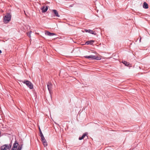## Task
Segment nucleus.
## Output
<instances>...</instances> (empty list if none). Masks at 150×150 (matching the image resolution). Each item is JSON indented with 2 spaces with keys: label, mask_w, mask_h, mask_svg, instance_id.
Listing matches in <instances>:
<instances>
[{
  "label": "nucleus",
  "mask_w": 150,
  "mask_h": 150,
  "mask_svg": "<svg viewBox=\"0 0 150 150\" xmlns=\"http://www.w3.org/2000/svg\"><path fill=\"white\" fill-rule=\"evenodd\" d=\"M86 58L90 59L91 60L96 59L100 60L101 59L100 56L98 55H90L89 56H86L84 57Z\"/></svg>",
  "instance_id": "nucleus-1"
},
{
  "label": "nucleus",
  "mask_w": 150,
  "mask_h": 150,
  "mask_svg": "<svg viewBox=\"0 0 150 150\" xmlns=\"http://www.w3.org/2000/svg\"><path fill=\"white\" fill-rule=\"evenodd\" d=\"M23 83L25 84L30 89H32L33 88V85L32 83L28 81H24Z\"/></svg>",
  "instance_id": "nucleus-2"
},
{
  "label": "nucleus",
  "mask_w": 150,
  "mask_h": 150,
  "mask_svg": "<svg viewBox=\"0 0 150 150\" xmlns=\"http://www.w3.org/2000/svg\"><path fill=\"white\" fill-rule=\"evenodd\" d=\"M4 22L5 23H8L9 21V13H8L4 17Z\"/></svg>",
  "instance_id": "nucleus-3"
},
{
  "label": "nucleus",
  "mask_w": 150,
  "mask_h": 150,
  "mask_svg": "<svg viewBox=\"0 0 150 150\" xmlns=\"http://www.w3.org/2000/svg\"><path fill=\"white\" fill-rule=\"evenodd\" d=\"M9 146L6 144H5L1 147L0 149L1 150H8L9 149Z\"/></svg>",
  "instance_id": "nucleus-4"
},
{
  "label": "nucleus",
  "mask_w": 150,
  "mask_h": 150,
  "mask_svg": "<svg viewBox=\"0 0 150 150\" xmlns=\"http://www.w3.org/2000/svg\"><path fill=\"white\" fill-rule=\"evenodd\" d=\"M18 145V143L16 142V141L13 144V147L11 149V150H16L17 148V147Z\"/></svg>",
  "instance_id": "nucleus-5"
},
{
  "label": "nucleus",
  "mask_w": 150,
  "mask_h": 150,
  "mask_svg": "<svg viewBox=\"0 0 150 150\" xmlns=\"http://www.w3.org/2000/svg\"><path fill=\"white\" fill-rule=\"evenodd\" d=\"M48 6H46V7L45 6H43L41 8V9L42 10V12L44 13L46 12L48 10Z\"/></svg>",
  "instance_id": "nucleus-6"
},
{
  "label": "nucleus",
  "mask_w": 150,
  "mask_h": 150,
  "mask_svg": "<svg viewBox=\"0 0 150 150\" xmlns=\"http://www.w3.org/2000/svg\"><path fill=\"white\" fill-rule=\"evenodd\" d=\"M45 34L46 35L49 36H52L56 35L54 33H50L48 31H46L45 33Z\"/></svg>",
  "instance_id": "nucleus-7"
},
{
  "label": "nucleus",
  "mask_w": 150,
  "mask_h": 150,
  "mask_svg": "<svg viewBox=\"0 0 150 150\" xmlns=\"http://www.w3.org/2000/svg\"><path fill=\"white\" fill-rule=\"evenodd\" d=\"M52 85V83L50 82H49L47 84L48 89L50 93V91L51 90Z\"/></svg>",
  "instance_id": "nucleus-8"
},
{
  "label": "nucleus",
  "mask_w": 150,
  "mask_h": 150,
  "mask_svg": "<svg viewBox=\"0 0 150 150\" xmlns=\"http://www.w3.org/2000/svg\"><path fill=\"white\" fill-rule=\"evenodd\" d=\"M52 11L56 16L58 17H59V16L58 14V12H57V11L56 10H53Z\"/></svg>",
  "instance_id": "nucleus-9"
},
{
  "label": "nucleus",
  "mask_w": 150,
  "mask_h": 150,
  "mask_svg": "<svg viewBox=\"0 0 150 150\" xmlns=\"http://www.w3.org/2000/svg\"><path fill=\"white\" fill-rule=\"evenodd\" d=\"M143 7L145 8H148V5L146 2H144V3L143 5Z\"/></svg>",
  "instance_id": "nucleus-10"
},
{
  "label": "nucleus",
  "mask_w": 150,
  "mask_h": 150,
  "mask_svg": "<svg viewBox=\"0 0 150 150\" xmlns=\"http://www.w3.org/2000/svg\"><path fill=\"white\" fill-rule=\"evenodd\" d=\"M87 135V134L86 133H85V134H83L81 137H79V140H81L83 139Z\"/></svg>",
  "instance_id": "nucleus-11"
},
{
  "label": "nucleus",
  "mask_w": 150,
  "mask_h": 150,
  "mask_svg": "<svg viewBox=\"0 0 150 150\" xmlns=\"http://www.w3.org/2000/svg\"><path fill=\"white\" fill-rule=\"evenodd\" d=\"M122 62L126 66H128L129 65V63L125 61H122Z\"/></svg>",
  "instance_id": "nucleus-12"
},
{
  "label": "nucleus",
  "mask_w": 150,
  "mask_h": 150,
  "mask_svg": "<svg viewBox=\"0 0 150 150\" xmlns=\"http://www.w3.org/2000/svg\"><path fill=\"white\" fill-rule=\"evenodd\" d=\"M42 141V142L44 146H46L47 145V142L46 139Z\"/></svg>",
  "instance_id": "nucleus-13"
},
{
  "label": "nucleus",
  "mask_w": 150,
  "mask_h": 150,
  "mask_svg": "<svg viewBox=\"0 0 150 150\" xmlns=\"http://www.w3.org/2000/svg\"><path fill=\"white\" fill-rule=\"evenodd\" d=\"M94 41L93 40H90L89 41H88L87 42H86V44L87 45H89V44H92L93 42Z\"/></svg>",
  "instance_id": "nucleus-14"
},
{
  "label": "nucleus",
  "mask_w": 150,
  "mask_h": 150,
  "mask_svg": "<svg viewBox=\"0 0 150 150\" xmlns=\"http://www.w3.org/2000/svg\"><path fill=\"white\" fill-rule=\"evenodd\" d=\"M40 137L41 138V141H42L44 140L45 139V137H44L42 133H41V135H40Z\"/></svg>",
  "instance_id": "nucleus-15"
},
{
  "label": "nucleus",
  "mask_w": 150,
  "mask_h": 150,
  "mask_svg": "<svg viewBox=\"0 0 150 150\" xmlns=\"http://www.w3.org/2000/svg\"><path fill=\"white\" fill-rule=\"evenodd\" d=\"M32 32V31H30L29 32L27 33V35L29 37H31V33Z\"/></svg>",
  "instance_id": "nucleus-16"
},
{
  "label": "nucleus",
  "mask_w": 150,
  "mask_h": 150,
  "mask_svg": "<svg viewBox=\"0 0 150 150\" xmlns=\"http://www.w3.org/2000/svg\"><path fill=\"white\" fill-rule=\"evenodd\" d=\"M89 33H90L91 34H94V35H96V33H94V32H93V31L92 30H90V32H89Z\"/></svg>",
  "instance_id": "nucleus-17"
},
{
  "label": "nucleus",
  "mask_w": 150,
  "mask_h": 150,
  "mask_svg": "<svg viewBox=\"0 0 150 150\" xmlns=\"http://www.w3.org/2000/svg\"><path fill=\"white\" fill-rule=\"evenodd\" d=\"M22 145L21 146H19L18 147L17 150H21L22 149Z\"/></svg>",
  "instance_id": "nucleus-18"
},
{
  "label": "nucleus",
  "mask_w": 150,
  "mask_h": 150,
  "mask_svg": "<svg viewBox=\"0 0 150 150\" xmlns=\"http://www.w3.org/2000/svg\"><path fill=\"white\" fill-rule=\"evenodd\" d=\"M85 32H88L89 33V32L90 31V30H87V29H85L84 30Z\"/></svg>",
  "instance_id": "nucleus-19"
},
{
  "label": "nucleus",
  "mask_w": 150,
  "mask_h": 150,
  "mask_svg": "<svg viewBox=\"0 0 150 150\" xmlns=\"http://www.w3.org/2000/svg\"><path fill=\"white\" fill-rule=\"evenodd\" d=\"M39 131L40 132V135H41V133H42L41 129H40V128H39Z\"/></svg>",
  "instance_id": "nucleus-20"
},
{
  "label": "nucleus",
  "mask_w": 150,
  "mask_h": 150,
  "mask_svg": "<svg viewBox=\"0 0 150 150\" xmlns=\"http://www.w3.org/2000/svg\"><path fill=\"white\" fill-rule=\"evenodd\" d=\"M1 53V50H0V54Z\"/></svg>",
  "instance_id": "nucleus-21"
},
{
  "label": "nucleus",
  "mask_w": 150,
  "mask_h": 150,
  "mask_svg": "<svg viewBox=\"0 0 150 150\" xmlns=\"http://www.w3.org/2000/svg\"><path fill=\"white\" fill-rule=\"evenodd\" d=\"M10 18H11V16L10 15Z\"/></svg>",
  "instance_id": "nucleus-22"
}]
</instances>
